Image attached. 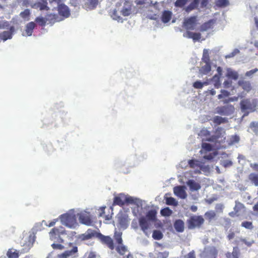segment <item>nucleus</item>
<instances>
[{
    "label": "nucleus",
    "instance_id": "obj_17",
    "mask_svg": "<svg viewBox=\"0 0 258 258\" xmlns=\"http://www.w3.org/2000/svg\"><path fill=\"white\" fill-rule=\"evenodd\" d=\"M200 1L201 0H194L189 5L186 7L184 10L186 13H188L192 10L198 9Z\"/></svg>",
    "mask_w": 258,
    "mask_h": 258
},
{
    "label": "nucleus",
    "instance_id": "obj_28",
    "mask_svg": "<svg viewBox=\"0 0 258 258\" xmlns=\"http://www.w3.org/2000/svg\"><path fill=\"white\" fill-rule=\"evenodd\" d=\"M171 12L169 11H164L161 17L162 21L164 23L168 22L171 20Z\"/></svg>",
    "mask_w": 258,
    "mask_h": 258
},
{
    "label": "nucleus",
    "instance_id": "obj_32",
    "mask_svg": "<svg viewBox=\"0 0 258 258\" xmlns=\"http://www.w3.org/2000/svg\"><path fill=\"white\" fill-rule=\"evenodd\" d=\"M157 212L154 210L149 211L146 214V218L152 221H155L156 220Z\"/></svg>",
    "mask_w": 258,
    "mask_h": 258
},
{
    "label": "nucleus",
    "instance_id": "obj_29",
    "mask_svg": "<svg viewBox=\"0 0 258 258\" xmlns=\"http://www.w3.org/2000/svg\"><path fill=\"white\" fill-rule=\"evenodd\" d=\"M248 178L252 184L255 186H258V174L251 173L249 174Z\"/></svg>",
    "mask_w": 258,
    "mask_h": 258
},
{
    "label": "nucleus",
    "instance_id": "obj_37",
    "mask_svg": "<svg viewBox=\"0 0 258 258\" xmlns=\"http://www.w3.org/2000/svg\"><path fill=\"white\" fill-rule=\"evenodd\" d=\"M165 199L166 200V204L168 205L176 206L178 204L176 200L172 197H165Z\"/></svg>",
    "mask_w": 258,
    "mask_h": 258
},
{
    "label": "nucleus",
    "instance_id": "obj_60",
    "mask_svg": "<svg viewBox=\"0 0 258 258\" xmlns=\"http://www.w3.org/2000/svg\"><path fill=\"white\" fill-rule=\"evenodd\" d=\"M111 17L114 20H117L119 21V20H121V18L120 16H118L117 15V11L114 10L113 12V13L111 15Z\"/></svg>",
    "mask_w": 258,
    "mask_h": 258
},
{
    "label": "nucleus",
    "instance_id": "obj_48",
    "mask_svg": "<svg viewBox=\"0 0 258 258\" xmlns=\"http://www.w3.org/2000/svg\"><path fill=\"white\" fill-rule=\"evenodd\" d=\"M229 4L228 0H218L217 6L220 7H225Z\"/></svg>",
    "mask_w": 258,
    "mask_h": 258
},
{
    "label": "nucleus",
    "instance_id": "obj_54",
    "mask_svg": "<svg viewBox=\"0 0 258 258\" xmlns=\"http://www.w3.org/2000/svg\"><path fill=\"white\" fill-rule=\"evenodd\" d=\"M257 71L258 69L257 68H255L253 70L246 72L245 74V76L246 77H251Z\"/></svg>",
    "mask_w": 258,
    "mask_h": 258
},
{
    "label": "nucleus",
    "instance_id": "obj_9",
    "mask_svg": "<svg viewBox=\"0 0 258 258\" xmlns=\"http://www.w3.org/2000/svg\"><path fill=\"white\" fill-rule=\"evenodd\" d=\"M197 17L191 16L185 19L183 22V26L187 30H193L197 23Z\"/></svg>",
    "mask_w": 258,
    "mask_h": 258
},
{
    "label": "nucleus",
    "instance_id": "obj_55",
    "mask_svg": "<svg viewBox=\"0 0 258 258\" xmlns=\"http://www.w3.org/2000/svg\"><path fill=\"white\" fill-rule=\"evenodd\" d=\"M200 135L204 137H209L210 136V132L207 130L203 129L201 131Z\"/></svg>",
    "mask_w": 258,
    "mask_h": 258
},
{
    "label": "nucleus",
    "instance_id": "obj_25",
    "mask_svg": "<svg viewBox=\"0 0 258 258\" xmlns=\"http://www.w3.org/2000/svg\"><path fill=\"white\" fill-rule=\"evenodd\" d=\"M226 76L234 80H236L238 78V74L237 72L232 70L231 69H227Z\"/></svg>",
    "mask_w": 258,
    "mask_h": 258
},
{
    "label": "nucleus",
    "instance_id": "obj_63",
    "mask_svg": "<svg viewBox=\"0 0 258 258\" xmlns=\"http://www.w3.org/2000/svg\"><path fill=\"white\" fill-rule=\"evenodd\" d=\"M252 209L254 212V215L256 216H258V201L253 206Z\"/></svg>",
    "mask_w": 258,
    "mask_h": 258
},
{
    "label": "nucleus",
    "instance_id": "obj_53",
    "mask_svg": "<svg viewBox=\"0 0 258 258\" xmlns=\"http://www.w3.org/2000/svg\"><path fill=\"white\" fill-rule=\"evenodd\" d=\"M169 256L168 251L159 252L158 253V258H167Z\"/></svg>",
    "mask_w": 258,
    "mask_h": 258
},
{
    "label": "nucleus",
    "instance_id": "obj_8",
    "mask_svg": "<svg viewBox=\"0 0 258 258\" xmlns=\"http://www.w3.org/2000/svg\"><path fill=\"white\" fill-rule=\"evenodd\" d=\"M234 107L232 105L219 106L216 108V112L223 115H229L233 113Z\"/></svg>",
    "mask_w": 258,
    "mask_h": 258
},
{
    "label": "nucleus",
    "instance_id": "obj_13",
    "mask_svg": "<svg viewBox=\"0 0 258 258\" xmlns=\"http://www.w3.org/2000/svg\"><path fill=\"white\" fill-rule=\"evenodd\" d=\"M98 233L96 232L95 230L89 229L85 233L81 234L80 236V238L82 240H89L94 237H97V234Z\"/></svg>",
    "mask_w": 258,
    "mask_h": 258
},
{
    "label": "nucleus",
    "instance_id": "obj_23",
    "mask_svg": "<svg viewBox=\"0 0 258 258\" xmlns=\"http://www.w3.org/2000/svg\"><path fill=\"white\" fill-rule=\"evenodd\" d=\"M187 184L191 190H198L201 187L200 184L192 179H189L187 181Z\"/></svg>",
    "mask_w": 258,
    "mask_h": 258
},
{
    "label": "nucleus",
    "instance_id": "obj_18",
    "mask_svg": "<svg viewBox=\"0 0 258 258\" xmlns=\"http://www.w3.org/2000/svg\"><path fill=\"white\" fill-rule=\"evenodd\" d=\"M58 11L60 15L64 17H68L70 15L68 7L64 5H60L58 8Z\"/></svg>",
    "mask_w": 258,
    "mask_h": 258
},
{
    "label": "nucleus",
    "instance_id": "obj_21",
    "mask_svg": "<svg viewBox=\"0 0 258 258\" xmlns=\"http://www.w3.org/2000/svg\"><path fill=\"white\" fill-rule=\"evenodd\" d=\"M215 20L211 19L208 21L203 24L201 26V31L202 32L206 31L208 29H211L213 28V25L215 23Z\"/></svg>",
    "mask_w": 258,
    "mask_h": 258
},
{
    "label": "nucleus",
    "instance_id": "obj_62",
    "mask_svg": "<svg viewBox=\"0 0 258 258\" xmlns=\"http://www.w3.org/2000/svg\"><path fill=\"white\" fill-rule=\"evenodd\" d=\"M193 34H194V32H191L187 30L185 33H184L183 34V36L184 37H186L188 38H191Z\"/></svg>",
    "mask_w": 258,
    "mask_h": 258
},
{
    "label": "nucleus",
    "instance_id": "obj_12",
    "mask_svg": "<svg viewBox=\"0 0 258 258\" xmlns=\"http://www.w3.org/2000/svg\"><path fill=\"white\" fill-rule=\"evenodd\" d=\"M185 189V187L184 186H177L174 187L173 191L176 196L181 199H184L187 197Z\"/></svg>",
    "mask_w": 258,
    "mask_h": 258
},
{
    "label": "nucleus",
    "instance_id": "obj_7",
    "mask_svg": "<svg viewBox=\"0 0 258 258\" xmlns=\"http://www.w3.org/2000/svg\"><path fill=\"white\" fill-rule=\"evenodd\" d=\"M97 237L98 238L102 244L105 245L110 250H113L115 248V245L113 239L109 236H105L100 233L97 234Z\"/></svg>",
    "mask_w": 258,
    "mask_h": 258
},
{
    "label": "nucleus",
    "instance_id": "obj_38",
    "mask_svg": "<svg viewBox=\"0 0 258 258\" xmlns=\"http://www.w3.org/2000/svg\"><path fill=\"white\" fill-rule=\"evenodd\" d=\"M249 128L255 135L258 134V122H251L249 124Z\"/></svg>",
    "mask_w": 258,
    "mask_h": 258
},
{
    "label": "nucleus",
    "instance_id": "obj_15",
    "mask_svg": "<svg viewBox=\"0 0 258 258\" xmlns=\"http://www.w3.org/2000/svg\"><path fill=\"white\" fill-rule=\"evenodd\" d=\"M139 222L142 230L147 235V231L149 228V223L147 219L144 217H142L139 219Z\"/></svg>",
    "mask_w": 258,
    "mask_h": 258
},
{
    "label": "nucleus",
    "instance_id": "obj_1",
    "mask_svg": "<svg viewBox=\"0 0 258 258\" xmlns=\"http://www.w3.org/2000/svg\"><path fill=\"white\" fill-rule=\"evenodd\" d=\"M113 238L115 244L114 249L120 255H124L126 253L128 252L125 258H134L133 255L128 252L127 247L123 244L122 233L115 232Z\"/></svg>",
    "mask_w": 258,
    "mask_h": 258
},
{
    "label": "nucleus",
    "instance_id": "obj_56",
    "mask_svg": "<svg viewBox=\"0 0 258 258\" xmlns=\"http://www.w3.org/2000/svg\"><path fill=\"white\" fill-rule=\"evenodd\" d=\"M240 241L248 247L251 246V245L254 243L253 240L248 241L245 238H240Z\"/></svg>",
    "mask_w": 258,
    "mask_h": 258
},
{
    "label": "nucleus",
    "instance_id": "obj_59",
    "mask_svg": "<svg viewBox=\"0 0 258 258\" xmlns=\"http://www.w3.org/2000/svg\"><path fill=\"white\" fill-rule=\"evenodd\" d=\"M219 137L217 136H212L209 138H207L205 140L209 142H216Z\"/></svg>",
    "mask_w": 258,
    "mask_h": 258
},
{
    "label": "nucleus",
    "instance_id": "obj_39",
    "mask_svg": "<svg viewBox=\"0 0 258 258\" xmlns=\"http://www.w3.org/2000/svg\"><path fill=\"white\" fill-rule=\"evenodd\" d=\"M152 237L155 240H160L163 238V235L160 231L155 230L153 231Z\"/></svg>",
    "mask_w": 258,
    "mask_h": 258
},
{
    "label": "nucleus",
    "instance_id": "obj_42",
    "mask_svg": "<svg viewBox=\"0 0 258 258\" xmlns=\"http://www.w3.org/2000/svg\"><path fill=\"white\" fill-rule=\"evenodd\" d=\"M244 206L243 204L240 202H236L235 207L234 208V211H235V212L237 214H239V212L244 209Z\"/></svg>",
    "mask_w": 258,
    "mask_h": 258
},
{
    "label": "nucleus",
    "instance_id": "obj_33",
    "mask_svg": "<svg viewBox=\"0 0 258 258\" xmlns=\"http://www.w3.org/2000/svg\"><path fill=\"white\" fill-rule=\"evenodd\" d=\"M216 216V213L214 211H209L205 213V217L209 221H212Z\"/></svg>",
    "mask_w": 258,
    "mask_h": 258
},
{
    "label": "nucleus",
    "instance_id": "obj_5",
    "mask_svg": "<svg viewBox=\"0 0 258 258\" xmlns=\"http://www.w3.org/2000/svg\"><path fill=\"white\" fill-rule=\"evenodd\" d=\"M63 228L60 226L58 228L54 227L52 228L49 232L50 238L52 240H56L58 243H62L63 240L60 237L61 234H64Z\"/></svg>",
    "mask_w": 258,
    "mask_h": 258
},
{
    "label": "nucleus",
    "instance_id": "obj_35",
    "mask_svg": "<svg viewBox=\"0 0 258 258\" xmlns=\"http://www.w3.org/2000/svg\"><path fill=\"white\" fill-rule=\"evenodd\" d=\"M7 255L9 258H18L19 254V252L16 250L13 251L12 249H9L7 251Z\"/></svg>",
    "mask_w": 258,
    "mask_h": 258
},
{
    "label": "nucleus",
    "instance_id": "obj_3",
    "mask_svg": "<svg viewBox=\"0 0 258 258\" xmlns=\"http://www.w3.org/2000/svg\"><path fill=\"white\" fill-rule=\"evenodd\" d=\"M204 221L205 220L202 216H192L187 220L188 228L189 229L199 228L203 225Z\"/></svg>",
    "mask_w": 258,
    "mask_h": 258
},
{
    "label": "nucleus",
    "instance_id": "obj_6",
    "mask_svg": "<svg viewBox=\"0 0 258 258\" xmlns=\"http://www.w3.org/2000/svg\"><path fill=\"white\" fill-rule=\"evenodd\" d=\"M218 255V250L214 246L205 247L200 254L201 258H216Z\"/></svg>",
    "mask_w": 258,
    "mask_h": 258
},
{
    "label": "nucleus",
    "instance_id": "obj_58",
    "mask_svg": "<svg viewBox=\"0 0 258 258\" xmlns=\"http://www.w3.org/2000/svg\"><path fill=\"white\" fill-rule=\"evenodd\" d=\"M193 87L196 89H202L203 87L202 82L199 81H196L193 84Z\"/></svg>",
    "mask_w": 258,
    "mask_h": 258
},
{
    "label": "nucleus",
    "instance_id": "obj_34",
    "mask_svg": "<svg viewBox=\"0 0 258 258\" xmlns=\"http://www.w3.org/2000/svg\"><path fill=\"white\" fill-rule=\"evenodd\" d=\"M202 60L205 63H208V62H210V56L209 50L206 49H204L203 50V54L202 56Z\"/></svg>",
    "mask_w": 258,
    "mask_h": 258
},
{
    "label": "nucleus",
    "instance_id": "obj_10",
    "mask_svg": "<svg viewBox=\"0 0 258 258\" xmlns=\"http://www.w3.org/2000/svg\"><path fill=\"white\" fill-rule=\"evenodd\" d=\"M30 7L32 9H39L40 11H48L49 10L47 2L46 0H41V1L31 4Z\"/></svg>",
    "mask_w": 258,
    "mask_h": 258
},
{
    "label": "nucleus",
    "instance_id": "obj_19",
    "mask_svg": "<svg viewBox=\"0 0 258 258\" xmlns=\"http://www.w3.org/2000/svg\"><path fill=\"white\" fill-rule=\"evenodd\" d=\"M113 205L122 206L125 204V196L123 194H119L115 197L113 200Z\"/></svg>",
    "mask_w": 258,
    "mask_h": 258
},
{
    "label": "nucleus",
    "instance_id": "obj_41",
    "mask_svg": "<svg viewBox=\"0 0 258 258\" xmlns=\"http://www.w3.org/2000/svg\"><path fill=\"white\" fill-rule=\"evenodd\" d=\"M188 0H176L174 3L175 7L182 8L187 3Z\"/></svg>",
    "mask_w": 258,
    "mask_h": 258
},
{
    "label": "nucleus",
    "instance_id": "obj_64",
    "mask_svg": "<svg viewBox=\"0 0 258 258\" xmlns=\"http://www.w3.org/2000/svg\"><path fill=\"white\" fill-rule=\"evenodd\" d=\"M250 167L255 171L258 173V164L257 163H251Z\"/></svg>",
    "mask_w": 258,
    "mask_h": 258
},
{
    "label": "nucleus",
    "instance_id": "obj_14",
    "mask_svg": "<svg viewBox=\"0 0 258 258\" xmlns=\"http://www.w3.org/2000/svg\"><path fill=\"white\" fill-rule=\"evenodd\" d=\"M35 241V239L34 238L33 236H32L31 235L29 236V237L27 238V240H25L24 241L25 243H23V245H22L24 247L22 249L23 252H28L29 249L31 248V247L32 246L33 243Z\"/></svg>",
    "mask_w": 258,
    "mask_h": 258
},
{
    "label": "nucleus",
    "instance_id": "obj_52",
    "mask_svg": "<svg viewBox=\"0 0 258 258\" xmlns=\"http://www.w3.org/2000/svg\"><path fill=\"white\" fill-rule=\"evenodd\" d=\"M202 148L206 151H211L212 150V146L209 143H203Z\"/></svg>",
    "mask_w": 258,
    "mask_h": 258
},
{
    "label": "nucleus",
    "instance_id": "obj_4",
    "mask_svg": "<svg viewBox=\"0 0 258 258\" xmlns=\"http://www.w3.org/2000/svg\"><path fill=\"white\" fill-rule=\"evenodd\" d=\"M240 105L242 112H245L246 110L253 112L255 110L257 101L255 99H245L240 101Z\"/></svg>",
    "mask_w": 258,
    "mask_h": 258
},
{
    "label": "nucleus",
    "instance_id": "obj_24",
    "mask_svg": "<svg viewBox=\"0 0 258 258\" xmlns=\"http://www.w3.org/2000/svg\"><path fill=\"white\" fill-rule=\"evenodd\" d=\"M35 26L34 22H29L26 25L25 32L27 36H30L32 35Z\"/></svg>",
    "mask_w": 258,
    "mask_h": 258
},
{
    "label": "nucleus",
    "instance_id": "obj_16",
    "mask_svg": "<svg viewBox=\"0 0 258 258\" xmlns=\"http://www.w3.org/2000/svg\"><path fill=\"white\" fill-rule=\"evenodd\" d=\"M78 251V247L73 246L71 250H68L58 255L59 258H69L74 255Z\"/></svg>",
    "mask_w": 258,
    "mask_h": 258
},
{
    "label": "nucleus",
    "instance_id": "obj_50",
    "mask_svg": "<svg viewBox=\"0 0 258 258\" xmlns=\"http://www.w3.org/2000/svg\"><path fill=\"white\" fill-rule=\"evenodd\" d=\"M239 140V137L238 135H235L231 137L230 142L231 144H233L238 143Z\"/></svg>",
    "mask_w": 258,
    "mask_h": 258
},
{
    "label": "nucleus",
    "instance_id": "obj_11",
    "mask_svg": "<svg viewBox=\"0 0 258 258\" xmlns=\"http://www.w3.org/2000/svg\"><path fill=\"white\" fill-rule=\"evenodd\" d=\"M133 6V2L131 1H126L123 5V8L121 11V14L123 16H128L132 13V8Z\"/></svg>",
    "mask_w": 258,
    "mask_h": 258
},
{
    "label": "nucleus",
    "instance_id": "obj_44",
    "mask_svg": "<svg viewBox=\"0 0 258 258\" xmlns=\"http://www.w3.org/2000/svg\"><path fill=\"white\" fill-rule=\"evenodd\" d=\"M161 214L163 216H169L172 213V210L168 207L162 209L160 211Z\"/></svg>",
    "mask_w": 258,
    "mask_h": 258
},
{
    "label": "nucleus",
    "instance_id": "obj_27",
    "mask_svg": "<svg viewBox=\"0 0 258 258\" xmlns=\"http://www.w3.org/2000/svg\"><path fill=\"white\" fill-rule=\"evenodd\" d=\"M188 163L190 168H195L196 167H199L200 169L203 168L202 162L199 160L191 159L188 161Z\"/></svg>",
    "mask_w": 258,
    "mask_h": 258
},
{
    "label": "nucleus",
    "instance_id": "obj_45",
    "mask_svg": "<svg viewBox=\"0 0 258 258\" xmlns=\"http://www.w3.org/2000/svg\"><path fill=\"white\" fill-rule=\"evenodd\" d=\"M241 226L246 229L251 230L253 228L252 222L250 221H245L241 223Z\"/></svg>",
    "mask_w": 258,
    "mask_h": 258
},
{
    "label": "nucleus",
    "instance_id": "obj_61",
    "mask_svg": "<svg viewBox=\"0 0 258 258\" xmlns=\"http://www.w3.org/2000/svg\"><path fill=\"white\" fill-rule=\"evenodd\" d=\"M89 5L93 8H95L98 4V0H89Z\"/></svg>",
    "mask_w": 258,
    "mask_h": 258
},
{
    "label": "nucleus",
    "instance_id": "obj_20",
    "mask_svg": "<svg viewBox=\"0 0 258 258\" xmlns=\"http://www.w3.org/2000/svg\"><path fill=\"white\" fill-rule=\"evenodd\" d=\"M174 227L178 232H182L184 229V223L182 220H176L174 223Z\"/></svg>",
    "mask_w": 258,
    "mask_h": 258
},
{
    "label": "nucleus",
    "instance_id": "obj_49",
    "mask_svg": "<svg viewBox=\"0 0 258 258\" xmlns=\"http://www.w3.org/2000/svg\"><path fill=\"white\" fill-rule=\"evenodd\" d=\"M35 22L41 26H44L46 24V20L42 17H38L36 18Z\"/></svg>",
    "mask_w": 258,
    "mask_h": 258
},
{
    "label": "nucleus",
    "instance_id": "obj_2",
    "mask_svg": "<svg viewBox=\"0 0 258 258\" xmlns=\"http://www.w3.org/2000/svg\"><path fill=\"white\" fill-rule=\"evenodd\" d=\"M59 219L63 225L69 227H75L77 225L76 216L74 214L66 213L60 216Z\"/></svg>",
    "mask_w": 258,
    "mask_h": 258
},
{
    "label": "nucleus",
    "instance_id": "obj_57",
    "mask_svg": "<svg viewBox=\"0 0 258 258\" xmlns=\"http://www.w3.org/2000/svg\"><path fill=\"white\" fill-rule=\"evenodd\" d=\"M201 34L200 33H194V34L192 35L191 39H192V40L194 41H196L199 40L201 39Z\"/></svg>",
    "mask_w": 258,
    "mask_h": 258
},
{
    "label": "nucleus",
    "instance_id": "obj_43",
    "mask_svg": "<svg viewBox=\"0 0 258 258\" xmlns=\"http://www.w3.org/2000/svg\"><path fill=\"white\" fill-rule=\"evenodd\" d=\"M30 15V12L29 9H25L24 11L21 12L20 14V16L21 18L27 21L29 20Z\"/></svg>",
    "mask_w": 258,
    "mask_h": 258
},
{
    "label": "nucleus",
    "instance_id": "obj_22",
    "mask_svg": "<svg viewBox=\"0 0 258 258\" xmlns=\"http://www.w3.org/2000/svg\"><path fill=\"white\" fill-rule=\"evenodd\" d=\"M79 221L81 223L86 225H90L92 223V221L90 216L84 214L80 215Z\"/></svg>",
    "mask_w": 258,
    "mask_h": 258
},
{
    "label": "nucleus",
    "instance_id": "obj_26",
    "mask_svg": "<svg viewBox=\"0 0 258 258\" xmlns=\"http://www.w3.org/2000/svg\"><path fill=\"white\" fill-rule=\"evenodd\" d=\"M239 86H241L243 89L248 92L251 89V86L249 82L243 80H239L238 82Z\"/></svg>",
    "mask_w": 258,
    "mask_h": 258
},
{
    "label": "nucleus",
    "instance_id": "obj_36",
    "mask_svg": "<svg viewBox=\"0 0 258 258\" xmlns=\"http://www.w3.org/2000/svg\"><path fill=\"white\" fill-rule=\"evenodd\" d=\"M12 33L10 31H4L0 34V38L4 41L12 38Z\"/></svg>",
    "mask_w": 258,
    "mask_h": 258
},
{
    "label": "nucleus",
    "instance_id": "obj_47",
    "mask_svg": "<svg viewBox=\"0 0 258 258\" xmlns=\"http://www.w3.org/2000/svg\"><path fill=\"white\" fill-rule=\"evenodd\" d=\"M211 67L210 64V62H208V63H206L204 66L202 67V71L204 74H208L209 72L211 71Z\"/></svg>",
    "mask_w": 258,
    "mask_h": 258
},
{
    "label": "nucleus",
    "instance_id": "obj_30",
    "mask_svg": "<svg viewBox=\"0 0 258 258\" xmlns=\"http://www.w3.org/2000/svg\"><path fill=\"white\" fill-rule=\"evenodd\" d=\"M239 250L237 247H234L232 252H228L226 254L227 258H238L239 255Z\"/></svg>",
    "mask_w": 258,
    "mask_h": 258
},
{
    "label": "nucleus",
    "instance_id": "obj_46",
    "mask_svg": "<svg viewBox=\"0 0 258 258\" xmlns=\"http://www.w3.org/2000/svg\"><path fill=\"white\" fill-rule=\"evenodd\" d=\"M230 92L225 90H221V94L217 96L219 99H221L223 98L228 97L230 95Z\"/></svg>",
    "mask_w": 258,
    "mask_h": 258
},
{
    "label": "nucleus",
    "instance_id": "obj_40",
    "mask_svg": "<svg viewBox=\"0 0 258 258\" xmlns=\"http://www.w3.org/2000/svg\"><path fill=\"white\" fill-rule=\"evenodd\" d=\"M106 207H101L100 208L99 210L100 211V212L99 214V217H104L105 220H109L111 218V216L110 215H106L104 216L105 212V209Z\"/></svg>",
    "mask_w": 258,
    "mask_h": 258
},
{
    "label": "nucleus",
    "instance_id": "obj_31",
    "mask_svg": "<svg viewBox=\"0 0 258 258\" xmlns=\"http://www.w3.org/2000/svg\"><path fill=\"white\" fill-rule=\"evenodd\" d=\"M213 121L214 123L219 125L221 123H226L228 121L226 118L222 117L220 116H216L213 118Z\"/></svg>",
    "mask_w": 258,
    "mask_h": 258
},
{
    "label": "nucleus",
    "instance_id": "obj_51",
    "mask_svg": "<svg viewBox=\"0 0 258 258\" xmlns=\"http://www.w3.org/2000/svg\"><path fill=\"white\" fill-rule=\"evenodd\" d=\"M61 243H53L51 244V246L54 249H60V250H62L63 249H64V247L63 245H62V244H60Z\"/></svg>",
    "mask_w": 258,
    "mask_h": 258
}]
</instances>
